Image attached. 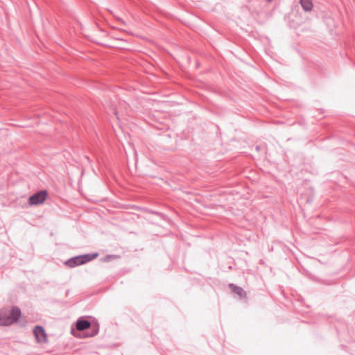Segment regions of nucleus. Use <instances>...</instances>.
<instances>
[{"label":"nucleus","instance_id":"39448f33","mask_svg":"<svg viewBox=\"0 0 355 355\" xmlns=\"http://www.w3.org/2000/svg\"><path fill=\"white\" fill-rule=\"evenodd\" d=\"M91 323L87 320L79 319L76 322V329L78 331H84L89 329Z\"/></svg>","mask_w":355,"mask_h":355},{"label":"nucleus","instance_id":"20e7f679","mask_svg":"<svg viewBox=\"0 0 355 355\" xmlns=\"http://www.w3.org/2000/svg\"><path fill=\"white\" fill-rule=\"evenodd\" d=\"M47 193L45 191H41L33 196L28 199L29 205H37L43 203L46 198Z\"/></svg>","mask_w":355,"mask_h":355},{"label":"nucleus","instance_id":"0eeeda50","mask_svg":"<svg viewBox=\"0 0 355 355\" xmlns=\"http://www.w3.org/2000/svg\"><path fill=\"white\" fill-rule=\"evenodd\" d=\"M232 291L235 293H236L237 295H239V296H245V293L244 292V291L240 288V287H238V286H230Z\"/></svg>","mask_w":355,"mask_h":355},{"label":"nucleus","instance_id":"7ed1b4c3","mask_svg":"<svg viewBox=\"0 0 355 355\" xmlns=\"http://www.w3.org/2000/svg\"><path fill=\"white\" fill-rule=\"evenodd\" d=\"M33 334L37 343L40 344L48 342V336L43 327L37 326L33 329Z\"/></svg>","mask_w":355,"mask_h":355},{"label":"nucleus","instance_id":"423d86ee","mask_svg":"<svg viewBox=\"0 0 355 355\" xmlns=\"http://www.w3.org/2000/svg\"><path fill=\"white\" fill-rule=\"evenodd\" d=\"M300 3L303 9L306 11H311L313 8V3L311 0H300Z\"/></svg>","mask_w":355,"mask_h":355},{"label":"nucleus","instance_id":"f03ea898","mask_svg":"<svg viewBox=\"0 0 355 355\" xmlns=\"http://www.w3.org/2000/svg\"><path fill=\"white\" fill-rule=\"evenodd\" d=\"M97 256H98V254L95 253L93 254H85V255H82V256L75 257H73V258L67 260V261H65L64 264L67 267L73 268V267H76L78 266L85 264V263L93 260L94 259L97 257Z\"/></svg>","mask_w":355,"mask_h":355},{"label":"nucleus","instance_id":"6e6552de","mask_svg":"<svg viewBox=\"0 0 355 355\" xmlns=\"http://www.w3.org/2000/svg\"><path fill=\"white\" fill-rule=\"evenodd\" d=\"M71 334H72L74 336H76V337H77V338H80V336L77 334V332H76L75 330H73V329H72V330H71Z\"/></svg>","mask_w":355,"mask_h":355},{"label":"nucleus","instance_id":"f257e3e1","mask_svg":"<svg viewBox=\"0 0 355 355\" xmlns=\"http://www.w3.org/2000/svg\"><path fill=\"white\" fill-rule=\"evenodd\" d=\"M21 315V311L17 307H13L10 310L0 311V326H8L17 322Z\"/></svg>","mask_w":355,"mask_h":355}]
</instances>
